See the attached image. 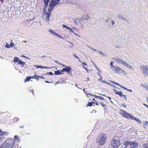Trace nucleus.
<instances>
[{"label": "nucleus", "mask_w": 148, "mask_h": 148, "mask_svg": "<svg viewBox=\"0 0 148 148\" xmlns=\"http://www.w3.org/2000/svg\"><path fill=\"white\" fill-rule=\"evenodd\" d=\"M14 140L12 138L9 139L1 146L0 148H14V140L15 141V140H18L17 136L16 135L14 136Z\"/></svg>", "instance_id": "f257e3e1"}, {"label": "nucleus", "mask_w": 148, "mask_h": 148, "mask_svg": "<svg viewBox=\"0 0 148 148\" xmlns=\"http://www.w3.org/2000/svg\"><path fill=\"white\" fill-rule=\"evenodd\" d=\"M124 148H138V143L135 141H126L124 143Z\"/></svg>", "instance_id": "f03ea898"}, {"label": "nucleus", "mask_w": 148, "mask_h": 148, "mask_svg": "<svg viewBox=\"0 0 148 148\" xmlns=\"http://www.w3.org/2000/svg\"><path fill=\"white\" fill-rule=\"evenodd\" d=\"M112 59L114 61L118 63L123 65L129 69L132 68V66L131 65H129L126 62L118 57L113 58Z\"/></svg>", "instance_id": "7ed1b4c3"}, {"label": "nucleus", "mask_w": 148, "mask_h": 148, "mask_svg": "<svg viewBox=\"0 0 148 148\" xmlns=\"http://www.w3.org/2000/svg\"><path fill=\"white\" fill-rule=\"evenodd\" d=\"M60 0H51L49 5L48 10L49 12H51L56 5L58 4Z\"/></svg>", "instance_id": "20e7f679"}, {"label": "nucleus", "mask_w": 148, "mask_h": 148, "mask_svg": "<svg viewBox=\"0 0 148 148\" xmlns=\"http://www.w3.org/2000/svg\"><path fill=\"white\" fill-rule=\"evenodd\" d=\"M106 140V137L105 136L104 134H102L98 138L97 143H98V145H102L105 143Z\"/></svg>", "instance_id": "39448f33"}, {"label": "nucleus", "mask_w": 148, "mask_h": 148, "mask_svg": "<svg viewBox=\"0 0 148 148\" xmlns=\"http://www.w3.org/2000/svg\"><path fill=\"white\" fill-rule=\"evenodd\" d=\"M121 143L120 141L119 140H112L111 142V145L114 148H117L121 144Z\"/></svg>", "instance_id": "423d86ee"}, {"label": "nucleus", "mask_w": 148, "mask_h": 148, "mask_svg": "<svg viewBox=\"0 0 148 148\" xmlns=\"http://www.w3.org/2000/svg\"><path fill=\"white\" fill-rule=\"evenodd\" d=\"M121 114L123 117L125 118L128 119V118H130L132 117V116H133V115L132 114H129L128 112L125 111L122 109L121 110Z\"/></svg>", "instance_id": "0eeeda50"}, {"label": "nucleus", "mask_w": 148, "mask_h": 148, "mask_svg": "<svg viewBox=\"0 0 148 148\" xmlns=\"http://www.w3.org/2000/svg\"><path fill=\"white\" fill-rule=\"evenodd\" d=\"M140 69L143 74H146L148 75V65L141 66H140Z\"/></svg>", "instance_id": "6e6552de"}, {"label": "nucleus", "mask_w": 148, "mask_h": 148, "mask_svg": "<svg viewBox=\"0 0 148 148\" xmlns=\"http://www.w3.org/2000/svg\"><path fill=\"white\" fill-rule=\"evenodd\" d=\"M49 33L52 35L56 36L57 37H58L60 38H62V37L60 36V35L58 34L57 33L55 32L54 31L52 30L51 29H49Z\"/></svg>", "instance_id": "1a4fd4ad"}, {"label": "nucleus", "mask_w": 148, "mask_h": 148, "mask_svg": "<svg viewBox=\"0 0 148 148\" xmlns=\"http://www.w3.org/2000/svg\"><path fill=\"white\" fill-rule=\"evenodd\" d=\"M112 69L113 71H116L117 73H121L123 71V70L121 68L115 66H114L113 68H112Z\"/></svg>", "instance_id": "9d476101"}, {"label": "nucleus", "mask_w": 148, "mask_h": 148, "mask_svg": "<svg viewBox=\"0 0 148 148\" xmlns=\"http://www.w3.org/2000/svg\"><path fill=\"white\" fill-rule=\"evenodd\" d=\"M71 69V68L69 66H66L65 68H63L62 70H61V72L63 71H66L68 73H70Z\"/></svg>", "instance_id": "9b49d317"}, {"label": "nucleus", "mask_w": 148, "mask_h": 148, "mask_svg": "<svg viewBox=\"0 0 148 148\" xmlns=\"http://www.w3.org/2000/svg\"><path fill=\"white\" fill-rule=\"evenodd\" d=\"M117 16L119 19L120 20H122L123 21L125 20V18L124 16L123 15H122L121 14H119L117 15Z\"/></svg>", "instance_id": "f8f14e48"}, {"label": "nucleus", "mask_w": 148, "mask_h": 148, "mask_svg": "<svg viewBox=\"0 0 148 148\" xmlns=\"http://www.w3.org/2000/svg\"><path fill=\"white\" fill-rule=\"evenodd\" d=\"M132 117L131 118V119L133 120H135L139 124H141L142 123L141 121L138 118H136L134 116H132Z\"/></svg>", "instance_id": "ddd939ff"}, {"label": "nucleus", "mask_w": 148, "mask_h": 148, "mask_svg": "<svg viewBox=\"0 0 148 148\" xmlns=\"http://www.w3.org/2000/svg\"><path fill=\"white\" fill-rule=\"evenodd\" d=\"M90 95L91 96H92L94 97L95 98H98L99 99H100V100H104L103 97H100L99 96H98L96 95H92V94H90V93H87V95Z\"/></svg>", "instance_id": "4468645a"}, {"label": "nucleus", "mask_w": 148, "mask_h": 148, "mask_svg": "<svg viewBox=\"0 0 148 148\" xmlns=\"http://www.w3.org/2000/svg\"><path fill=\"white\" fill-rule=\"evenodd\" d=\"M50 0H44V8H47L48 3L49 1Z\"/></svg>", "instance_id": "2eb2a0df"}, {"label": "nucleus", "mask_w": 148, "mask_h": 148, "mask_svg": "<svg viewBox=\"0 0 148 148\" xmlns=\"http://www.w3.org/2000/svg\"><path fill=\"white\" fill-rule=\"evenodd\" d=\"M45 15H46V21H49V18L50 16V13L49 12L46 13Z\"/></svg>", "instance_id": "dca6fc26"}, {"label": "nucleus", "mask_w": 148, "mask_h": 148, "mask_svg": "<svg viewBox=\"0 0 148 148\" xmlns=\"http://www.w3.org/2000/svg\"><path fill=\"white\" fill-rule=\"evenodd\" d=\"M143 127L145 128H147L148 127V122L145 121L143 122Z\"/></svg>", "instance_id": "f3484780"}, {"label": "nucleus", "mask_w": 148, "mask_h": 148, "mask_svg": "<svg viewBox=\"0 0 148 148\" xmlns=\"http://www.w3.org/2000/svg\"><path fill=\"white\" fill-rule=\"evenodd\" d=\"M19 60H20L19 59L18 57H15L14 58L13 60V62H14V63H15L17 62H18Z\"/></svg>", "instance_id": "a211bd4d"}, {"label": "nucleus", "mask_w": 148, "mask_h": 148, "mask_svg": "<svg viewBox=\"0 0 148 148\" xmlns=\"http://www.w3.org/2000/svg\"><path fill=\"white\" fill-rule=\"evenodd\" d=\"M63 74V73H62L59 70H58L57 71H55L54 73V74L55 75H58L60 74Z\"/></svg>", "instance_id": "6ab92c4d"}, {"label": "nucleus", "mask_w": 148, "mask_h": 148, "mask_svg": "<svg viewBox=\"0 0 148 148\" xmlns=\"http://www.w3.org/2000/svg\"><path fill=\"white\" fill-rule=\"evenodd\" d=\"M141 86L145 88V89L148 90V85L147 84H141Z\"/></svg>", "instance_id": "aec40b11"}, {"label": "nucleus", "mask_w": 148, "mask_h": 148, "mask_svg": "<svg viewBox=\"0 0 148 148\" xmlns=\"http://www.w3.org/2000/svg\"><path fill=\"white\" fill-rule=\"evenodd\" d=\"M32 77L31 76H30L29 77H27L26 78H25L24 80V81L25 82H27L29 81L30 79Z\"/></svg>", "instance_id": "412c9836"}, {"label": "nucleus", "mask_w": 148, "mask_h": 148, "mask_svg": "<svg viewBox=\"0 0 148 148\" xmlns=\"http://www.w3.org/2000/svg\"><path fill=\"white\" fill-rule=\"evenodd\" d=\"M116 94H117L121 97H123V94L122 92L118 91L117 92Z\"/></svg>", "instance_id": "4be33fe9"}, {"label": "nucleus", "mask_w": 148, "mask_h": 148, "mask_svg": "<svg viewBox=\"0 0 148 148\" xmlns=\"http://www.w3.org/2000/svg\"><path fill=\"white\" fill-rule=\"evenodd\" d=\"M25 64V62H23L21 60H19V62L18 63V64H22L23 65H24Z\"/></svg>", "instance_id": "5701e85b"}, {"label": "nucleus", "mask_w": 148, "mask_h": 148, "mask_svg": "<svg viewBox=\"0 0 148 148\" xmlns=\"http://www.w3.org/2000/svg\"><path fill=\"white\" fill-rule=\"evenodd\" d=\"M34 67L36 66L38 68H41V69H43V66H41V65L39 66L38 65H34Z\"/></svg>", "instance_id": "b1692460"}, {"label": "nucleus", "mask_w": 148, "mask_h": 148, "mask_svg": "<svg viewBox=\"0 0 148 148\" xmlns=\"http://www.w3.org/2000/svg\"><path fill=\"white\" fill-rule=\"evenodd\" d=\"M143 148H148V144H145L143 145Z\"/></svg>", "instance_id": "393cba45"}, {"label": "nucleus", "mask_w": 148, "mask_h": 148, "mask_svg": "<svg viewBox=\"0 0 148 148\" xmlns=\"http://www.w3.org/2000/svg\"><path fill=\"white\" fill-rule=\"evenodd\" d=\"M19 119L18 118L15 117L13 119V121H14V122H15L18 121H19Z\"/></svg>", "instance_id": "a878e982"}, {"label": "nucleus", "mask_w": 148, "mask_h": 148, "mask_svg": "<svg viewBox=\"0 0 148 148\" xmlns=\"http://www.w3.org/2000/svg\"><path fill=\"white\" fill-rule=\"evenodd\" d=\"M3 132V133H2V134L1 135V136H2V135H5V136H7L8 134V133L7 132Z\"/></svg>", "instance_id": "bb28decb"}, {"label": "nucleus", "mask_w": 148, "mask_h": 148, "mask_svg": "<svg viewBox=\"0 0 148 148\" xmlns=\"http://www.w3.org/2000/svg\"><path fill=\"white\" fill-rule=\"evenodd\" d=\"M113 63L112 62H111L110 63V68L112 69V68H113L115 66H114L113 65Z\"/></svg>", "instance_id": "cd10ccee"}, {"label": "nucleus", "mask_w": 148, "mask_h": 148, "mask_svg": "<svg viewBox=\"0 0 148 148\" xmlns=\"http://www.w3.org/2000/svg\"><path fill=\"white\" fill-rule=\"evenodd\" d=\"M98 52L101 55L103 56H106L105 54L100 51H98Z\"/></svg>", "instance_id": "c85d7f7f"}, {"label": "nucleus", "mask_w": 148, "mask_h": 148, "mask_svg": "<svg viewBox=\"0 0 148 148\" xmlns=\"http://www.w3.org/2000/svg\"><path fill=\"white\" fill-rule=\"evenodd\" d=\"M85 16V17L84 16L83 17V18L86 20H88L89 18V17L87 15L86 16Z\"/></svg>", "instance_id": "c756f323"}, {"label": "nucleus", "mask_w": 148, "mask_h": 148, "mask_svg": "<svg viewBox=\"0 0 148 148\" xmlns=\"http://www.w3.org/2000/svg\"><path fill=\"white\" fill-rule=\"evenodd\" d=\"M62 26L64 28H66L67 29H69V27H68L66 25H64V24L62 25Z\"/></svg>", "instance_id": "7c9ffc66"}, {"label": "nucleus", "mask_w": 148, "mask_h": 148, "mask_svg": "<svg viewBox=\"0 0 148 148\" xmlns=\"http://www.w3.org/2000/svg\"><path fill=\"white\" fill-rule=\"evenodd\" d=\"M124 89H125V90L128 91H129L130 92H132L133 91H132V90H130V89H128V88H124Z\"/></svg>", "instance_id": "2f4dec72"}, {"label": "nucleus", "mask_w": 148, "mask_h": 148, "mask_svg": "<svg viewBox=\"0 0 148 148\" xmlns=\"http://www.w3.org/2000/svg\"><path fill=\"white\" fill-rule=\"evenodd\" d=\"M87 46L88 47H89L90 48V49H92V50H93L94 51H97V50L96 49H93L91 47H90L89 46H88V45H87Z\"/></svg>", "instance_id": "473e14b6"}, {"label": "nucleus", "mask_w": 148, "mask_h": 148, "mask_svg": "<svg viewBox=\"0 0 148 148\" xmlns=\"http://www.w3.org/2000/svg\"><path fill=\"white\" fill-rule=\"evenodd\" d=\"M92 103L90 102H88L87 104V106H92Z\"/></svg>", "instance_id": "72a5a7b5"}, {"label": "nucleus", "mask_w": 148, "mask_h": 148, "mask_svg": "<svg viewBox=\"0 0 148 148\" xmlns=\"http://www.w3.org/2000/svg\"><path fill=\"white\" fill-rule=\"evenodd\" d=\"M101 105L102 107L104 109H106V105L103 104L102 102H101Z\"/></svg>", "instance_id": "f704fd0d"}, {"label": "nucleus", "mask_w": 148, "mask_h": 148, "mask_svg": "<svg viewBox=\"0 0 148 148\" xmlns=\"http://www.w3.org/2000/svg\"><path fill=\"white\" fill-rule=\"evenodd\" d=\"M50 74L51 75H53V73H52V72H48V73H45V75H47V74Z\"/></svg>", "instance_id": "c9c22d12"}, {"label": "nucleus", "mask_w": 148, "mask_h": 148, "mask_svg": "<svg viewBox=\"0 0 148 148\" xmlns=\"http://www.w3.org/2000/svg\"><path fill=\"white\" fill-rule=\"evenodd\" d=\"M73 55V56L74 57H75V58H77V59H78V60H79V58L76 55V54L74 53V54Z\"/></svg>", "instance_id": "e433bc0d"}, {"label": "nucleus", "mask_w": 148, "mask_h": 148, "mask_svg": "<svg viewBox=\"0 0 148 148\" xmlns=\"http://www.w3.org/2000/svg\"><path fill=\"white\" fill-rule=\"evenodd\" d=\"M95 67L98 71H100L99 68L96 65H95Z\"/></svg>", "instance_id": "4c0bfd02"}, {"label": "nucleus", "mask_w": 148, "mask_h": 148, "mask_svg": "<svg viewBox=\"0 0 148 148\" xmlns=\"http://www.w3.org/2000/svg\"><path fill=\"white\" fill-rule=\"evenodd\" d=\"M113 91L116 94L117 93V92L118 91V90H117L115 89H113Z\"/></svg>", "instance_id": "58836bf2"}, {"label": "nucleus", "mask_w": 148, "mask_h": 148, "mask_svg": "<svg viewBox=\"0 0 148 148\" xmlns=\"http://www.w3.org/2000/svg\"><path fill=\"white\" fill-rule=\"evenodd\" d=\"M5 46L7 48H9L10 47V46H9V45L8 44H7Z\"/></svg>", "instance_id": "ea45409f"}, {"label": "nucleus", "mask_w": 148, "mask_h": 148, "mask_svg": "<svg viewBox=\"0 0 148 148\" xmlns=\"http://www.w3.org/2000/svg\"><path fill=\"white\" fill-rule=\"evenodd\" d=\"M29 89L30 91H31L32 92H33L34 91V90L33 89L30 88H29Z\"/></svg>", "instance_id": "a19ab883"}, {"label": "nucleus", "mask_w": 148, "mask_h": 148, "mask_svg": "<svg viewBox=\"0 0 148 148\" xmlns=\"http://www.w3.org/2000/svg\"><path fill=\"white\" fill-rule=\"evenodd\" d=\"M21 57H24V58H27V59H29V58H28V57H26V56H25L24 55L22 56Z\"/></svg>", "instance_id": "79ce46f5"}, {"label": "nucleus", "mask_w": 148, "mask_h": 148, "mask_svg": "<svg viewBox=\"0 0 148 148\" xmlns=\"http://www.w3.org/2000/svg\"><path fill=\"white\" fill-rule=\"evenodd\" d=\"M122 105L124 106V107H126V103H124L123 104H122Z\"/></svg>", "instance_id": "37998d69"}, {"label": "nucleus", "mask_w": 148, "mask_h": 148, "mask_svg": "<svg viewBox=\"0 0 148 148\" xmlns=\"http://www.w3.org/2000/svg\"><path fill=\"white\" fill-rule=\"evenodd\" d=\"M31 78H35V77H37V76L36 75H33L32 77Z\"/></svg>", "instance_id": "c03bdc74"}, {"label": "nucleus", "mask_w": 148, "mask_h": 148, "mask_svg": "<svg viewBox=\"0 0 148 148\" xmlns=\"http://www.w3.org/2000/svg\"><path fill=\"white\" fill-rule=\"evenodd\" d=\"M14 45V43L12 42H11L10 44V46L11 47H12Z\"/></svg>", "instance_id": "a18cd8bd"}, {"label": "nucleus", "mask_w": 148, "mask_h": 148, "mask_svg": "<svg viewBox=\"0 0 148 148\" xmlns=\"http://www.w3.org/2000/svg\"><path fill=\"white\" fill-rule=\"evenodd\" d=\"M124 21H126L129 24L130 23V21L129 20H127L126 18L125 20Z\"/></svg>", "instance_id": "49530a36"}, {"label": "nucleus", "mask_w": 148, "mask_h": 148, "mask_svg": "<svg viewBox=\"0 0 148 148\" xmlns=\"http://www.w3.org/2000/svg\"><path fill=\"white\" fill-rule=\"evenodd\" d=\"M82 64L84 66V65H87V64H86L84 62H83L82 63Z\"/></svg>", "instance_id": "de8ad7c7"}, {"label": "nucleus", "mask_w": 148, "mask_h": 148, "mask_svg": "<svg viewBox=\"0 0 148 148\" xmlns=\"http://www.w3.org/2000/svg\"><path fill=\"white\" fill-rule=\"evenodd\" d=\"M111 23L112 25H113L115 23L114 21L112 20L111 21Z\"/></svg>", "instance_id": "09e8293b"}, {"label": "nucleus", "mask_w": 148, "mask_h": 148, "mask_svg": "<svg viewBox=\"0 0 148 148\" xmlns=\"http://www.w3.org/2000/svg\"><path fill=\"white\" fill-rule=\"evenodd\" d=\"M77 20H78L79 21H81L82 20V18H78L77 19Z\"/></svg>", "instance_id": "8fccbe9b"}, {"label": "nucleus", "mask_w": 148, "mask_h": 148, "mask_svg": "<svg viewBox=\"0 0 148 148\" xmlns=\"http://www.w3.org/2000/svg\"><path fill=\"white\" fill-rule=\"evenodd\" d=\"M123 97H124V98L126 99L127 98V96L126 95H123Z\"/></svg>", "instance_id": "3c124183"}, {"label": "nucleus", "mask_w": 148, "mask_h": 148, "mask_svg": "<svg viewBox=\"0 0 148 148\" xmlns=\"http://www.w3.org/2000/svg\"><path fill=\"white\" fill-rule=\"evenodd\" d=\"M69 30H70L71 32L73 33H74V32L73 30L71 28H69Z\"/></svg>", "instance_id": "603ef678"}, {"label": "nucleus", "mask_w": 148, "mask_h": 148, "mask_svg": "<svg viewBox=\"0 0 148 148\" xmlns=\"http://www.w3.org/2000/svg\"><path fill=\"white\" fill-rule=\"evenodd\" d=\"M103 82L105 84H107V82L105 80H103L102 81V82Z\"/></svg>", "instance_id": "864d4df0"}, {"label": "nucleus", "mask_w": 148, "mask_h": 148, "mask_svg": "<svg viewBox=\"0 0 148 148\" xmlns=\"http://www.w3.org/2000/svg\"><path fill=\"white\" fill-rule=\"evenodd\" d=\"M60 83V81H58L57 82H56V84H59Z\"/></svg>", "instance_id": "5fc2aeb1"}, {"label": "nucleus", "mask_w": 148, "mask_h": 148, "mask_svg": "<svg viewBox=\"0 0 148 148\" xmlns=\"http://www.w3.org/2000/svg\"><path fill=\"white\" fill-rule=\"evenodd\" d=\"M143 105L144 106H146L147 108H148V105H147L146 104H145V103H143Z\"/></svg>", "instance_id": "6e6d98bb"}, {"label": "nucleus", "mask_w": 148, "mask_h": 148, "mask_svg": "<svg viewBox=\"0 0 148 148\" xmlns=\"http://www.w3.org/2000/svg\"><path fill=\"white\" fill-rule=\"evenodd\" d=\"M2 133H3V132H2V131H1L0 130V136H1V135L2 134Z\"/></svg>", "instance_id": "4d7b16f0"}, {"label": "nucleus", "mask_w": 148, "mask_h": 148, "mask_svg": "<svg viewBox=\"0 0 148 148\" xmlns=\"http://www.w3.org/2000/svg\"><path fill=\"white\" fill-rule=\"evenodd\" d=\"M50 68V67H47V66H43V68L47 69V68Z\"/></svg>", "instance_id": "13d9d810"}, {"label": "nucleus", "mask_w": 148, "mask_h": 148, "mask_svg": "<svg viewBox=\"0 0 148 148\" xmlns=\"http://www.w3.org/2000/svg\"><path fill=\"white\" fill-rule=\"evenodd\" d=\"M42 77L41 76H37V77H36V78L37 79V80H38V77L41 78Z\"/></svg>", "instance_id": "bf43d9fd"}, {"label": "nucleus", "mask_w": 148, "mask_h": 148, "mask_svg": "<svg viewBox=\"0 0 148 148\" xmlns=\"http://www.w3.org/2000/svg\"><path fill=\"white\" fill-rule=\"evenodd\" d=\"M66 83V81H62V82L61 83L64 84V83Z\"/></svg>", "instance_id": "052dcab7"}, {"label": "nucleus", "mask_w": 148, "mask_h": 148, "mask_svg": "<svg viewBox=\"0 0 148 148\" xmlns=\"http://www.w3.org/2000/svg\"><path fill=\"white\" fill-rule=\"evenodd\" d=\"M120 87L122 88H123V89H124V88H125V87H123V86H120Z\"/></svg>", "instance_id": "680f3d73"}, {"label": "nucleus", "mask_w": 148, "mask_h": 148, "mask_svg": "<svg viewBox=\"0 0 148 148\" xmlns=\"http://www.w3.org/2000/svg\"><path fill=\"white\" fill-rule=\"evenodd\" d=\"M97 73L98 74V75L100 77H101L102 78V77L101 76V75H100V74L99 73Z\"/></svg>", "instance_id": "e2e57ef3"}, {"label": "nucleus", "mask_w": 148, "mask_h": 148, "mask_svg": "<svg viewBox=\"0 0 148 148\" xmlns=\"http://www.w3.org/2000/svg\"><path fill=\"white\" fill-rule=\"evenodd\" d=\"M68 42L69 43H70L71 44H72V45H73V43H72V42H70V41H68Z\"/></svg>", "instance_id": "0e129e2a"}, {"label": "nucleus", "mask_w": 148, "mask_h": 148, "mask_svg": "<svg viewBox=\"0 0 148 148\" xmlns=\"http://www.w3.org/2000/svg\"><path fill=\"white\" fill-rule=\"evenodd\" d=\"M45 57V56H42L41 57V58H44Z\"/></svg>", "instance_id": "69168bd1"}, {"label": "nucleus", "mask_w": 148, "mask_h": 148, "mask_svg": "<svg viewBox=\"0 0 148 148\" xmlns=\"http://www.w3.org/2000/svg\"><path fill=\"white\" fill-rule=\"evenodd\" d=\"M84 68L87 71H88V70L86 68V67H84Z\"/></svg>", "instance_id": "338daca9"}, {"label": "nucleus", "mask_w": 148, "mask_h": 148, "mask_svg": "<svg viewBox=\"0 0 148 148\" xmlns=\"http://www.w3.org/2000/svg\"><path fill=\"white\" fill-rule=\"evenodd\" d=\"M58 64H59L60 65H61L62 64V63H60V62H58Z\"/></svg>", "instance_id": "774afa93"}]
</instances>
